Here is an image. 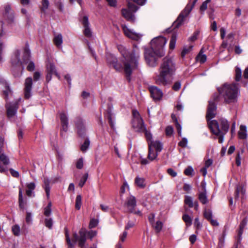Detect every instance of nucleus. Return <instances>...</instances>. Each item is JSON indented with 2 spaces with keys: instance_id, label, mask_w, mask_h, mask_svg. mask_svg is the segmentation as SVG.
Segmentation results:
<instances>
[{
  "instance_id": "30",
  "label": "nucleus",
  "mask_w": 248,
  "mask_h": 248,
  "mask_svg": "<svg viewBox=\"0 0 248 248\" xmlns=\"http://www.w3.org/2000/svg\"><path fill=\"white\" fill-rule=\"evenodd\" d=\"M247 221H248V219L247 217H245L242 220V221H241V222L240 224L239 229L238 232V236L239 238L241 236V235L243 233V229H244L245 227L247 225Z\"/></svg>"
},
{
  "instance_id": "53",
  "label": "nucleus",
  "mask_w": 248,
  "mask_h": 248,
  "mask_svg": "<svg viewBox=\"0 0 248 248\" xmlns=\"http://www.w3.org/2000/svg\"><path fill=\"white\" fill-rule=\"evenodd\" d=\"M98 223V221L97 220L95 219H91L89 225V228L92 229L95 227L97 225Z\"/></svg>"
},
{
  "instance_id": "14",
  "label": "nucleus",
  "mask_w": 248,
  "mask_h": 248,
  "mask_svg": "<svg viewBox=\"0 0 248 248\" xmlns=\"http://www.w3.org/2000/svg\"><path fill=\"white\" fill-rule=\"evenodd\" d=\"M216 109L217 107L215 103L213 101H209L206 114V119L208 123L210 122L211 121L209 120L215 117L216 114Z\"/></svg>"
},
{
  "instance_id": "47",
  "label": "nucleus",
  "mask_w": 248,
  "mask_h": 248,
  "mask_svg": "<svg viewBox=\"0 0 248 248\" xmlns=\"http://www.w3.org/2000/svg\"><path fill=\"white\" fill-rule=\"evenodd\" d=\"M49 2L48 0H42V7L41 10L45 12L48 8Z\"/></svg>"
},
{
  "instance_id": "44",
  "label": "nucleus",
  "mask_w": 248,
  "mask_h": 248,
  "mask_svg": "<svg viewBox=\"0 0 248 248\" xmlns=\"http://www.w3.org/2000/svg\"><path fill=\"white\" fill-rule=\"evenodd\" d=\"M12 232L16 236H19L20 234V229L18 225H15L12 228Z\"/></svg>"
},
{
  "instance_id": "28",
  "label": "nucleus",
  "mask_w": 248,
  "mask_h": 248,
  "mask_svg": "<svg viewBox=\"0 0 248 248\" xmlns=\"http://www.w3.org/2000/svg\"><path fill=\"white\" fill-rule=\"evenodd\" d=\"M245 189L241 185L237 186L235 192V199L237 200L238 199L239 194L244 196L245 193Z\"/></svg>"
},
{
  "instance_id": "54",
  "label": "nucleus",
  "mask_w": 248,
  "mask_h": 248,
  "mask_svg": "<svg viewBox=\"0 0 248 248\" xmlns=\"http://www.w3.org/2000/svg\"><path fill=\"white\" fill-rule=\"evenodd\" d=\"M127 232L126 231H124L123 232V233L121 235H120V240H119V242L121 243L124 242V241L125 240V239L127 237Z\"/></svg>"
},
{
  "instance_id": "22",
  "label": "nucleus",
  "mask_w": 248,
  "mask_h": 248,
  "mask_svg": "<svg viewBox=\"0 0 248 248\" xmlns=\"http://www.w3.org/2000/svg\"><path fill=\"white\" fill-rule=\"evenodd\" d=\"M148 148H154L157 153L160 152L162 149V144L159 140L151 141L148 142Z\"/></svg>"
},
{
  "instance_id": "20",
  "label": "nucleus",
  "mask_w": 248,
  "mask_h": 248,
  "mask_svg": "<svg viewBox=\"0 0 248 248\" xmlns=\"http://www.w3.org/2000/svg\"><path fill=\"white\" fill-rule=\"evenodd\" d=\"M0 84L3 86L2 95L3 97L7 100L8 96L12 94V92L9 88V84L4 80L0 81Z\"/></svg>"
},
{
  "instance_id": "2",
  "label": "nucleus",
  "mask_w": 248,
  "mask_h": 248,
  "mask_svg": "<svg viewBox=\"0 0 248 248\" xmlns=\"http://www.w3.org/2000/svg\"><path fill=\"white\" fill-rule=\"evenodd\" d=\"M124 58L123 61V69L126 78L130 80V76L133 71L138 68V61L140 57V52L138 48H135L130 52H125L123 54Z\"/></svg>"
},
{
  "instance_id": "27",
  "label": "nucleus",
  "mask_w": 248,
  "mask_h": 248,
  "mask_svg": "<svg viewBox=\"0 0 248 248\" xmlns=\"http://www.w3.org/2000/svg\"><path fill=\"white\" fill-rule=\"evenodd\" d=\"M220 124H221V129L220 131L223 134H226L229 129V124L228 123V121L223 119H221L220 120Z\"/></svg>"
},
{
  "instance_id": "12",
  "label": "nucleus",
  "mask_w": 248,
  "mask_h": 248,
  "mask_svg": "<svg viewBox=\"0 0 248 248\" xmlns=\"http://www.w3.org/2000/svg\"><path fill=\"white\" fill-rule=\"evenodd\" d=\"M193 7L194 6H193L192 4H187L185 8L180 13L177 19L173 23V26H175V28H178L182 24L185 18L189 15Z\"/></svg>"
},
{
  "instance_id": "4",
  "label": "nucleus",
  "mask_w": 248,
  "mask_h": 248,
  "mask_svg": "<svg viewBox=\"0 0 248 248\" xmlns=\"http://www.w3.org/2000/svg\"><path fill=\"white\" fill-rule=\"evenodd\" d=\"M21 52L19 50H16L12 58V63L13 65L17 64H28L27 69L29 71H33L35 69V65L32 61H30V53L28 48H25L23 52V57L22 60L20 59Z\"/></svg>"
},
{
  "instance_id": "24",
  "label": "nucleus",
  "mask_w": 248,
  "mask_h": 248,
  "mask_svg": "<svg viewBox=\"0 0 248 248\" xmlns=\"http://www.w3.org/2000/svg\"><path fill=\"white\" fill-rule=\"evenodd\" d=\"M247 127L244 125H241L239 130L238 132V138L241 140H245L247 138Z\"/></svg>"
},
{
  "instance_id": "9",
  "label": "nucleus",
  "mask_w": 248,
  "mask_h": 248,
  "mask_svg": "<svg viewBox=\"0 0 248 248\" xmlns=\"http://www.w3.org/2000/svg\"><path fill=\"white\" fill-rule=\"evenodd\" d=\"M167 39L162 36L154 38L151 42V47L155 51L165 52L164 47L167 43Z\"/></svg>"
},
{
  "instance_id": "46",
  "label": "nucleus",
  "mask_w": 248,
  "mask_h": 248,
  "mask_svg": "<svg viewBox=\"0 0 248 248\" xmlns=\"http://www.w3.org/2000/svg\"><path fill=\"white\" fill-rule=\"evenodd\" d=\"M90 145V141L88 139H86L83 144L81 146L80 149L83 152L86 151Z\"/></svg>"
},
{
  "instance_id": "7",
  "label": "nucleus",
  "mask_w": 248,
  "mask_h": 248,
  "mask_svg": "<svg viewBox=\"0 0 248 248\" xmlns=\"http://www.w3.org/2000/svg\"><path fill=\"white\" fill-rule=\"evenodd\" d=\"M138 9V7L134 3L128 2L127 3V7L122 9V14L123 16L128 21H133L135 20L134 13Z\"/></svg>"
},
{
  "instance_id": "42",
  "label": "nucleus",
  "mask_w": 248,
  "mask_h": 248,
  "mask_svg": "<svg viewBox=\"0 0 248 248\" xmlns=\"http://www.w3.org/2000/svg\"><path fill=\"white\" fill-rule=\"evenodd\" d=\"M196 59L198 62H199L201 63H203L206 61V56L200 52L197 56Z\"/></svg>"
},
{
  "instance_id": "62",
  "label": "nucleus",
  "mask_w": 248,
  "mask_h": 248,
  "mask_svg": "<svg viewBox=\"0 0 248 248\" xmlns=\"http://www.w3.org/2000/svg\"><path fill=\"white\" fill-rule=\"evenodd\" d=\"M194 225L196 227L197 229H199L201 228L202 225L200 223L199 218L198 217L195 219Z\"/></svg>"
},
{
  "instance_id": "55",
  "label": "nucleus",
  "mask_w": 248,
  "mask_h": 248,
  "mask_svg": "<svg viewBox=\"0 0 248 248\" xmlns=\"http://www.w3.org/2000/svg\"><path fill=\"white\" fill-rule=\"evenodd\" d=\"M165 132L167 136H170L172 135L173 132V128L171 126H168L166 128Z\"/></svg>"
},
{
  "instance_id": "11",
  "label": "nucleus",
  "mask_w": 248,
  "mask_h": 248,
  "mask_svg": "<svg viewBox=\"0 0 248 248\" xmlns=\"http://www.w3.org/2000/svg\"><path fill=\"white\" fill-rule=\"evenodd\" d=\"M125 206L127 209L128 211L130 213H133L136 215L141 216V213L140 210H136L137 205V201L136 198L133 196H130L126 199L124 204Z\"/></svg>"
},
{
  "instance_id": "63",
  "label": "nucleus",
  "mask_w": 248,
  "mask_h": 248,
  "mask_svg": "<svg viewBox=\"0 0 248 248\" xmlns=\"http://www.w3.org/2000/svg\"><path fill=\"white\" fill-rule=\"evenodd\" d=\"M167 172L172 177H175L177 175V173L172 169H168Z\"/></svg>"
},
{
  "instance_id": "39",
  "label": "nucleus",
  "mask_w": 248,
  "mask_h": 248,
  "mask_svg": "<svg viewBox=\"0 0 248 248\" xmlns=\"http://www.w3.org/2000/svg\"><path fill=\"white\" fill-rule=\"evenodd\" d=\"M152 225L153 227V228L155 229V231L157 232H158L161 230L163 224H162V222L158 220V221H156V222L155 224L154 223Z\"/></svg>"
},
{
  "instance_id": "23",
  "label": "nucleus",
  "mask_w": 248,
  "mask_h": 248,
  "mask_svg": "<svg viewBox=\"0 0 248 248\" xmlns=\"http://www.w3.org/2000/svg\"><path fill=\"white\" fill-rule=\"evenodd\" d=\"M76 124L78 129V134L80 136H82L85 131V126L83 120L80 118H78L76 121Z\"/></svg>"
},
{
  "instance_id": "49",
  "label": "nucleus",
  "mask_w": 248,
  "mask_h": 248,
  "mask_svg": "<svg viewBox=\"0 0 248 248\" xmlns=\"http://www.w3.org/2000/svg\"><path fill=\"white\" fill-rule=\"evenodd\" d=\"M65 236L66 242L68 245V248H73L74 247V244H73L70 239V237L68 234V233L67 231L65 232Z\"/></svg>"
},
{
  "instance_id": "5",
  "label": "nucleus",
  "mask_w": 248,
  "mask_h": 248,
  "mask_svg": "<svg viewBox=\"0 0 248 248\" xmlns=\"http://www.w3.org/2000/svg\"><path fill=\"white\" fill-rule=\"evenodd\" d=\"M79 236L77 233H74L72 241L74 244L78 242V246L80 248H86L85 244L86 241V236H88L90 239H92L97 235V232L93 230L87 232L85 229H81L79 231Z\"/></svg>"
},
{
  "instance_id": "18",
  "label": "nucleus",
  "mask_w": 248,
  "mask_h": 248,
  "mask_svg": "<svg viewBox=\"0 0 248 248\" xmlns=\"http://www.w3.org/2000/svg\"><path fill=\"white\" fill-rule=\"evenodd\" d=\"M149 91L151 96L154 100H159L163 96V93L161 90L155 86L150 87L149 88Z\"/></svg>"
},
{
  "instance_id": "6",
  "label": "nucleus",
  "mask_w": 248,
  "mask_h": 248,
  "mask_svg": "<svg viewBox=\"0 0 248 248\" xmlns=\"http://www.w3.org/2000/svg\"><path fill=\"white\" fill-rule=\"evenodd\" d=\"M165 52L155 51L151 47L145 49L144 57L146 63L151 67H155L157 64L158 60L164 56Z\"/></svg>"
},
{
  "instance_id": "61",
  "label": "nucleus",
  "mask_w": 248,
  "mask_h": 248,
  "mask_svg": "<svg viewBox=\"0 0 248 248\" xmlns=\"http://www.w3.org/2000/svg\"><path fill=\"white\" fill-rule=\"evenodd\" d=\"M199 34V31H195L192 36H191L189 38V40L190 41H194L197 39V37Z\"/></svg>"
},
{
  "instance_id": "43",
  "label": "nucleus",
  "mask_w": 248,
  "mask_h": 248,
  "mask_svg": "<svg viewBox=\"0 0 248 248\" xmlns=\"http://www.w3.org/2000/svg\"><path fill=\"white\" fill-rule=\"evenodd\" d=\"M176 41V37L175 35H172L169 44L170 48L171 49H173L175 46Z\"/></svg>"
},
{
  "instance_id": "57",
  "label": "nucleus",
  "mask_w": 248,
  "mask_h": 248,
  "mask_svg": "<svg viewBox=\"0 0 248 248\" xmlns=\"http://www.w3.org/2000/svg\"><path fill=\"white\" fill-rule=\"evenodd\" d=\"M143 132H145V135L146 138L147 140H148V142L151 141H154V140H152V134L148 131H147L146 130V128H145V131H143Z\"/></svg>"
},
{
  "instance_id": "59",
  "label": "nucleus",
  "mask_w": 248,
  "mask_h": 248,
  "mask_svg": "<svg viewBox=\"0 0 248 248\" xmlns=\"http://www.w3.org/2000/svg\"><path fill=\"white\" fill-rule=\"evenodd\" d=\"M181 82L179 81H177L174 83V85L172 86V89L173 90L177 91L181 88Z\"/></svg>"
},
{
  "instance_id": "33",
  "label": "nucleus",
  "mask_w": 248,
  "mask_h": 248,
  "mask_svg": "<svg viewBox=\"0 0 248 248\" xmlns=\"http://www.w3.org/2000/svg\"><path fill=\"white\" fill-rule=\"evenodd\" d=\"M158 155V153L155 152L152 148L151 147L148 148V158L151 160L153 161L156 158Z\"/></svg>"
},
{
  "instance_id": "29",
  "label": "nucleus",
  "mask_w": 248,
  "mask_h": 248,
  "mask_svg": "<svg viewBox=\"0 0 248 248\" xmlns=\"http://www.w3.org/2000/svg\"><path fill=\"white\" fill-rule=\"evenodd\" d=\"M47 72L52 75H55L59 79L60 76L57 72L56 67L53 63H49L47 66Z\"/></svg>"
},
{
  "instance_id": "40",
  "label": "nucleus",
  "mask_w": 248,
  "mask_h": 248,
  "mask_svg": "<svg viewBox=\"0 0 248 248\" xmlns=\"http://www.w3.org/2000/svg\"><path fill=\"white\" fill-rule=\"evenodd\" d=\"M182 218L186 223L187 226H190L191 225L192 218L189 215L187 214H184Z\"/></svg>"
},
{
  "instance_id": "60",
  "label": "nucleus",
  "mask_w": 248,
  "mask_h": 248,
  "mask_svg": "<svg viewBox=\"0 0 248 248\" xmlns=\"http://www.w3.org/2000/svg\"><path fill=\"white\" fill-rule=\"evenodd\" d=\"M187 144V140L186 138H183L179 143V145L182 147H186Z\"/></svg>"
},
{
  "instance_id": "3",
  "label": "nucleus",
  "mask_w": 248,
  "mask_h": 248,
  "mask_svg": "<svg viewBox=\"0 0 248 248\" xmlns=\"http://www.w3.org/2000/svg\"><path fill=\"white\" fill-rule=\"evenodd\" d=\"M218 91L227 103H235L237 100L238 88L236 84H224L221 87L218 88Z\"/></svg>"
},
{
  "instance_id": "56",
  "label": "nucleus",
  "mask_w": 248,
  "mask_h": 248,
  "mask_svg": "<svg viewBox=\"0 0 248 248\" xmlns=\"http://www.w3.org/2000/svg\"><path fill=\"white\" fill-rule=\"evenodd\" d=\"M211 0H206L204 1L200 7V10L201 11H205L207 8V4L211 1Z\"/></svg>"
},
{
  "instance_id": "1",
  "label": "nucleus",
  "mask_w": 248,
  "mask_h": 248,
  "mask_svg": "<svg viewBox=\"0 0 248 248\" xmlns=\"http://www.w3.org/2000/svg\"><path fill=\"white\" fill-rule=\"evenodd\" d=\"M175 70V65L172 59L165 57L161 64L159 74L156 77V83L164 86L170 84L172 81V77Z\"/></svg>"
},
{
  "instance_id": "32",
  "label": "nucleus",
  "mask_w": 248,
  "mask_h": 248,
  "mask_svg": "<svg viewBox=\"0 0 248 248\" xmlns=\"http://www.w3.org/2000/svg\"><path fill=\"white\" fill-rule=\"evenodd\" d=\"M53 41L55 45L58 47H61L62 44V34H59L55 36L54 38Z\"/></svg>"
},
{
  "instance_id": "52",
  "label": "nucleus",
  "mask_w": 248,
  "mask_h": 248,
  "mask_svg": "<svg viewBox=\"0 0 248 248\" xmlns=\"http://www.w3.org/2000/svg\"><path fill=\"white\" fill-rule=\"evenodd\" d=\"M204 217L208 220L211 219L212 218V213L211 211L205 210L204 212Z\"/></svg>"
},
{
  "instance_id": "36",
  "label": "nucleus",
  "mask_w": 248,
  "mask_h": 248,
  "mask_svg": "<svg viewBox=\"0 0 248 248\" xmlns=\"http://www.w3.org/2000/svg\"><path fill=\"white\" fill-rule=\"evenodd\" d=\"M0 161L4 165H8L10 163L9 157L4 154L0 155Z\"/></svg>"
},
{
  "instance_id": "31",
  "label": "nucleus",
  "mask_w": 248,
  "mask_h": 248,
  "mask_svg": "<svg viewBox=\"0 0 248 248\" xmlns=\"http://www.w3.org/2000/svg\"><path fill=\"white\" fill-rule=\"evenodd\" d=\"M136 185L140 188H143L145 187V180L143 178L137 176L135 180Z\"/></svg>"
},
{
  "instance_id": "21",
  "label": "nucleus",
  "mask_w": 248,
  "mask_h": 248,
  "mask_svg": "<svg viewBox=\"0 0 248 248\" xmlns=\"http://www.w3.org/2000/svg\"><path fill=\"white\" fill-rule=\"evenodd\" d=\"M60 118L61 122L62 130L66 132L68 129V117L66 113L64 112H61L60 114Z\"/></svg>"
},
{
  "instance_id": "8",
  "label": "nucleus",
  "mask_w": 248,
  "mask_h": 248,
  "mask_svg": "<svg viewBox=\"0 0 248 248\" xmlns=\"http://www.w3.org/2000/svg\"><path fill=\"white\" fill-rule=\"evenodd\" d=\"M132 115L133 117L132 121L133 127L138 132H142L145 131V127L139 112L136 110H133Z\"/></svg>"
},
{
  "instance_id": "51",
  "label": "nucleus",
  "mask_w": 248,
  "mask_h": 248,
  "mask_svg": "<svg viewBox=\"0 0 248 248\" xmlns=\"http://www.w3.org/2000/svg\"><path fill=\"white\" fill-rule=\"evenodd\" d=\"M193 171V168L189 166L185 169L184 173L187 176L192 175Z\"/></svg>"
},
{
  "instance_id": "19",
  "label": "nucleus",
  "mask_w": 248,
  "mask_h": 248,
  "mask_svg": "<svg viewBox=\"0 0 248 248\" xmlns=\"http://www.w3.org/2000/svg\"><path fill=\"white\" fill-rule=\"evenodd\" d=\"M6 108L7 109V117L9 118H12L16 114L18 108L16 104L8 105V104H6Z\"/></svg>"
},
{
  "instance_id": "34",
  "label": "nucleus",
  "mask_w": 248,
  "mask_h": 248,
  "mask_svg": "<svg viewBox=\"0 0 248 248\" xmlns=\"http://www.w3.org/2000/svg\"><path fill=\"white\" fill-rule=\"evenodd\" d=\"M185 203L188 205L189 207L192 208L194 206V203L193 199L191 197L189 196H186L184 200Z\"/></svg>"
},
{
  "instance_id": "50",
  "label": "nucleus",
  "mask_w": 248,
  "mask_h": 248,
  "mask_svg": "<svg viewBox=\"0 0 248 248\" xmlns=\"http://www.w3.org/2000/svg\"><path fill=\"white\" fill-rule=\"evenodd\" d=\"M45 224L46 227L49 229H51L53 224L52 219L50 218H46L45 220Z\"/></svg>"
},
{
  "instance_id": "16",
  "label": "nucleus",
  "mask_w": 248,
  "mask_h": 248,
  "mask_svg": "<svg viewBox=\"0 0 248 248\" xmlns=\"http://www.w3.org/2000/svg\"><path fill=\"white\" fill-rule=\"evenodd\" d=\"M107 60L108 63L112 64L113 68L117 71H121L122 68V65L118 63L117 59L112 55L108 54Z\"/></svg>"
},
{
  "instance_id": "10",
  "label": "nucleus",
  "mask_w": 248,
  "mask_h": 248,
  "mask_svg": "<svg viewBox=\"0 0 248 248\" xmlns=\"http://www.w3.org/2000/svg\"><path fill=\"white\" fill-rule=\"evenodd\" d=\"M208 126L212 133L218 137L219 143H222L224 140V136L226 134L221 132L218 122L216 120H211L210 122H208Z\"/></svg>"
},
{
  "instance_id": "25",
  "label": "nucleus",
  "mask_w": 248,
  "mask_h": 248,
  "mask_svg": "<svg viewBox=\"0 0 248 248\" xmlns=\"http://www.w3.org/2000/svg\"><path fill=\"white\" fill-rule=\"evenodd\" d=\"M202 185L203 187L204 191L200 192L199 194V199L202 204H206L208 202V200L206 196V192L205 189V186L203 183H202Z\"/></svg>"
},
{
  "instance_id": "38",
  "label": "nucleus",
  "mask_w": 248,
  "mask_h": 248,
  "mask_svg": "<svg viewBox=\"0 0 248 248\" xmlns=\"http://www.w3.org/2000/svg\"><path fill=\"white\" fill-rule=\"evenodd\" d=\"M44 188L46 193L47 198L49 197L50 193V187H49V181L48 179H45L44 181Z\"/></svg>"
},
{
  "instance_id": "41",
  "label": "nucleus",
  "mask_w": 248,
  "mask_h": 248,
  "mask_svg": "<svg viewBox=\"0 0 248 248\" xmlns=\"http://www.w3.org/2000/svg\"><path fill=\"white\" fill-rule=\"evenodd\" d=\"M19 207L22 209H24L25 207V204L24 203L23 200V196H22V191L21 189H19Z\"/></svg>"
},
{
  "instance_id": "26",
  "label": "nucleus",
  "mask_w": 248,
  "mask_h": 248,
  "mask_svg": "<svg viewBox=\"0 0 248 248\" xmlns=\"http://www.w3.org/2000/svg\"><path fill=\"white\" fill-rule=\"evenodd\" d=\"M3 15L4 16L7 18L10 17H13V12L11 9V6L9 4H7L4 5Z\"/></svg>"
},
{
  "instance_id": "37",
  "label": "nucleus",
  "mask_w": 248,
  "mask_h": 248,
  "mask_svg": "<svg viewBox=\"0 0 248 248\" xmlns=\"http://www.w3.org/2000/svg\"><path fill=\"white\" fill-rule=\"evenodd\" d=\"M242 78V71L241 69L238 66L235 67V79L236 81L240 80Z\"/></svg>"
},
{
  "instance_id": "17",
  "label": "nucleus",
  "mask_w": 248,
  "mask_h": 248,
  "mask_svg": "<svg viewBox=\"0 0 248 248\" xmlns=\"http://www.w3.org/2000/svg\"><path fill=\"white\" fill-rule=\"evenodd\" d=\"M32 85V80L31 78L29 77L25 79L24 95L26 99H28L31 96V91Z\"/></svg>"
},
{
  "instance_id": "45",
  "label": "nucleus",
  "mask_w": 248,
  "mask_h": 248,
  "mask_svg": "<svg viewBox=\"0 0 248 248\" xmlns=\"http://www.w3.org/2000/svg\"><path fill=\"white\" fill-rule=\"evenodd\" d=\"M81 196L78 195L77 196L76 199L75 207L77 209L79 210L81 205Z\"/></svg>"
},
{
  "instance_id": "48",
  "label": "nucleus",
  "mask_w": 248,
  "mask_h": 248,
  "mask_svg": "<svg viewBox=\"0 0 248 248\" xmlns=\"http://www.w3.org/2000/svg\"><path fill=\"white\" fill-rule=\"evenodd\" d=\"M88 175L87 173L84 174V175L80 179L78 185L80 187H82L88 179Z\"/></svg>"
},
{
  "instance_id": "15",
  "label": "nucleus",
  "mask_w": 248,
  "mask_h": 248,
  "mask_svg": "<svg viewBox=\"0 0 248 248\" xmlns=\"http://www.w3.org/2000/svg\"><path fill=\"white\" fill-rule=\"evenodd\" d=\"M122 28L124 34L127 37L133 40H138L141 36L140 34L136 32L133 30L128 29L125 25H122Z\"/></svg>"
},
{
  "instance_id": "35",
  "label": "nucleus",
  "mask_w": 248,
  "mask_h": 248,
  "mask_svg": "<svg viewBox=\"0 0 248 248\" xmlns=\"http://www.w3.org/2000/svg\"><path fill=\"white\" fill-rule=\"evenodd\" d=\"M192 48L193 46L192 45L184 46L181 52L182 58H184L186 54L192 50Z\"/></svg>"
},
{
  "instance_id": "64",
  "label": "nucleus",
  "mask_w": 248,
  "mask_h": 248,
  "mask_svg": "<svg viewBox=\"0 0 248 248\" xmlns=\"http://www.w3.org/2000/svg\"><path fill=\"white\" fill-rule=\"evenodd\" d=\"M134 226V223L132 221H129L125 226V231L129 230L130 228Z\"/></svg>"
},
{
  "instance_id": "58",
  "label": "nucleus",
  "mask_w": 248,
  "mask_h": 248,
  "mask_svg": "<svg viewBox=\"0 0 248 248\" xmlns=\"http://www.w3.org/2000/svg\"><path fill=\"white\" fill-rule=\"evenodd\" d=\"M83 166V158H79L77 162L76 167L78 169H81Z\"/></svg>"
},
{
  "instance_id": "13",
  "label": "nucleus",
  "mask_w": 248,
  "mask_h": 248,
  "mask_svg": "<svg viewBox=\"0 0 248 248\" xmlns=\"http://www.w3.org/2000/svg\"><path fill=\"white\" fill-rule=\"evenodd\" d=\"M81 23L84 28L83 33L84 35L88 38L92 37L93 35V32L90 28L88 18L87 16H83L81 20Z\"/></svg>"
}]
</instances>
